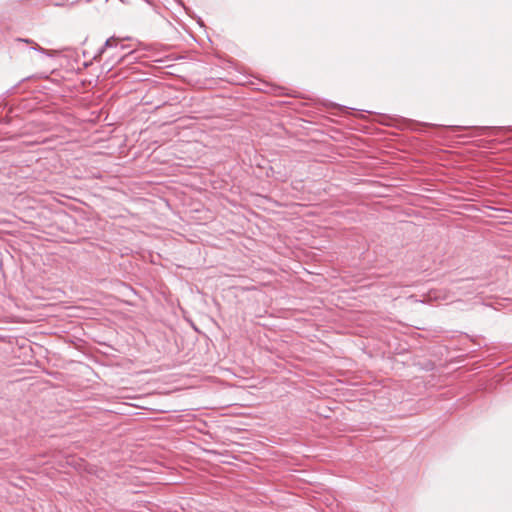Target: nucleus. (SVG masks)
<instances>
[{
	"instance_id": "1",
	"label": "nucleus",
	"mask_w": 512,
	"mask_h": 512,
	"mask_svg": "<svg viewBox=\"0 0 512 512\" xmlns=\"http://www.w3.org/2000/svg\"><path fill=\"white\" fill-rule=\"evenodd\" d=\"M118 47H120L121 50H124L126 48V46L120 42V39H118L114 36L110 37L105 41L103 47L99 50V54H102L105 51V49H107V48H118Z\"/></svg>"
},
{
	"instance_id": "2",
	"label": "nucleus",
	"mask_w": 512,
	"mask_h": 512,
	"mask_svg": "<svg viewBox=\"0 0 512 512\" xmlns=\"http://www.w3.org/2000/svg\"><path fill=\"white\" fill-rule=\"evenodd\" d=\"M32 49L39 53L46 54V55L50 56V53L46 49L42 48L41 46H39L36 43L34 44V46H32Z\"/></svg>"
},
{
	"instance_id": "3",
	"label": "nucleus",
	"mask_w": 512,
	"mask_h": 512,
	"mask_svg": "<svg viewBox=\"0 0 512 512\" xmlns=\"http://www.w3.org/2000/svg\"><path fill=\"white\" fill-rule=\"evenodd\" d=\"M16 41L18 42H24V43H27V44H31V43H34L33 40L31 39H28V38H17Z\"/></svg>"
}]
</instances>
